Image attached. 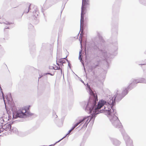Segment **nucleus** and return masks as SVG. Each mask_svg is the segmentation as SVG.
Listing matches in <instances>:
<instances>
[{
  "instance_id": "obj_1",
  "label": "nucleus",
  "mask_w": 146,
  "mask_h": 146,
  "mask_svg": "<svg viewBox=\"0 0 146 146\" xmlns=\"http://www.w3.org/2000/svg\"><path fill=\"white\" fill-rule=\"evenodd\" d=\"M119 95L117 94L115 97L110 98L108 101V105L106 104V102L104 100L100 101L97 106H96L95 102L93 101L92 103L89 102L86 106V109L90 111V113L93 116H95L100 112H104L107 115H111V108L114 105L116 97H118Z\"/></svg>"
},
{
  "instance_id": "obj_2",
  "label": "nucleus",
  "mask_w": 146,
  "mask_h": 146,
  "mask_svg": "<svg viewBox=\"0 0 146 146\" xmlns=\"http://www.w3.org/2000/svg\"><path fill=\"white\" fill-rule=\"evenodd\" d=\"M89 5L88 0H82L80 20L81 26L83 25L84 17L86 12V9L88 7Z\"/></svg>"
},
{
  "instance_id": "obj_3",
  "label": "nucleus",
  "mask_w": 146,
  "mask_h": 146,
  "mask_svg": "<svg viewBox=\"0 0 146 146\" xmlns=\"http://www.w3.org/2000/svg\"><path fill=\"white\" fill-rule=\"evenodd\" d=\"M29 114L28 110L25 108H23L20 109L16 112H15L13 113V117L14 118H23L26 115H28Z\"/></svg>"
},
{
  "instance_id": "obj_4",
  "label": "nucleus",
  "mask_w": 146,
  "mask_h": 146,
  "mask_svg": "<svg viewBox=\"0 0 146 146\" xmlns=\"http://www.w3.org/2000/svg\"><path fill=\"white\" fill-rule=\"evenodd\" d=\"M92 115V116H91L90 117V119L88 121V120L89 119V117H84L82 119L80 120L78 122L75 124L73 128H74V129L80 123H83L85 122V124H87L88 123L90 122L91 119H92V117H93L94 116H95L94 115L93 116Z\"/></svg>"
},
{
  "instance_id": "obj_5",
  "label": "nucleus",
  "mask_w": 146,
  "mask_h": 146,
  "mask_svg": "<svg viewBox=\"0 0 146 146\" xmlns=\"http://www.w3.org/2000/svg\"><path fill=\"white\" fill-rule=\"evenodd\" d=\"M11 125L7 123L3 125L0 127V132H3L5 131H11Z\"/></svg>"
},
{
  "instance_id": "obj_6",
  "label": "nucleus",
  "mask_w": 146,
  "mask_h": 146,
  "mask_svg": "<svg viewBox=\"0 0 146 146\" xmlns=\"http://www.w3.org/2000/svg\"><path fill=\"white\" fill-rule=\"evenodd\" d=\"M2 20V18H0V21L1 22H2L4 24V26L5 27V28L4 29V31H5L7 29H9V27L7 26H5L6 25H10L11 24H13V23H12V22H10V21H5V20H3V21H2L1 20Z\"/></svg>"
},
{
  "instance_id": "obj_7",
  "label": "nucleus",
  "mask_w": 146,
  "mask_h": 146,
  "mask_svg": "<svg viewBox=\"0 0 146 146\" xmlns=\"http://www.w3.org/2000/svg\"><path fill=\"white\" fill-rule=\"evenodd\" d=\"M110 118L111 122L113 123L114 122L115 123H117L118 122V120L117 117L115 115H113V117L111 116L110 117Z\"/></svg>"
},
{
  "instance_id": "obj_8",
  "label": "nucleus",
  "mask_w": 146,
  "mask_h": 146,
  "mask_svg": "<svg viewBox=\"0 0 146 146\" xmlns=\"http://www.w3.org/2000/svg\"><path fill=\"white\" fill-rule=\"evenodd\" d=\"M128 93V90L127 89H125L123 91L121 95L119 94L118 97L121 96V98L126 95Z\"/></svg>"
},
{
  "instance_id": "obj_9",
  "label": "nucleus",
  "mask_w": 146,
  "mask_h": 146,
  "mask_svg": "<svg viewBox=\"0 0 146 146\" xmlns=\"http://www.w3.org/2000/svg\"><path fill=\"white\" fill-rule=\"evenodd\" d=\"M31 5L30 4H28L26 5V9L24 11L25 13H27L29 12Z\"/></svg>"
},
{
  "instance_id": "obj_10",
  "label": "nucleus",
  "mask_w": 146,
  "mask_h": 146,
  "mask_svg": "<svg viewBox=\"0 0 146 146\" xmlns=\"http://www.w3.org/2000/svg\"><path fill=\"white\" fill-rule=\"evenodd\" d=\"M34 15L35 17L38 16L39 14V10L37 9L36 8H35V9L33 11Z\"/></svg>"
},
{
  "instance_id": "obj_11",
  "label": "nucleus",
  "mask_w": 146,
  "mask_h": 146,
  "mask_svg": "<svg viewBox=\"0 0 146 146\" xmlns=\"http://www.w3.org/2000/svg\"><path fill=\"white\" fill-rule=\"evenodd\" d=\"M65 60H66L65 58H61L59 60V62L60 63L63 64L65 63Z\"/></svg>"
},
{
  "instance_id": "obj_12",
  "label": "nucleus",
  "mask_w": 146,
  "mask_h": 146,
  "mask_svg": "<svg viewBox=\"0 0 146 146\" xmlns=\"http://www.w3.org/2000/svg\"><path fill=\"white\" fill-rule=\"evenodd\" d=\"M74 129V128L73 127L71 130H70V131H69V132H68V134H69L71 132V131H72Z\"/></svg>"
},
{
  "instance_id": "obj_13",
  "label": "nucleus",
  "mask_w": 146,
  "mask_h": 146,
  "mask_svg": "<svg viewBox=\"0 0 146 146\" xmlns=\"http://www.w3.org/2000/svg\"><path fill=\"white\" fill-rule=\"evenodd\" d=\"M29 27H33V26L31 24H30L29 25Z\"/></svg>"
},
{
  "instance_id": "obj_14",
  "label": "nucleus",
  "mask_w": 146,
  "mask_h": 146,
  "mask_svg": "<svg viewBox=\"0 0 146 146\" xmlns=\"http://www.w3.org/2000/svg\"><path fill=\"white\" fill-rule=\"evenodd\" d=\"M55 115V117H57V115Z\"/></svg>"
},
{
  "instance_id": "obj_15",
  "label": "nucleus",
  "mask_w": 146,
  "mask_h": 146,
  "mask_svg": "<svg viewBox=\"0 0 146 146\" xmlns=\"http://www.w3.org/2000/svg\"><path fill=\"white\" fill-rule=\"evenodd\" d=\"M47 74H50V73H48Z\"/></svg>"
},
{
  "instance_id": "obj_16",
  "label": "nucleus",
  "mask_w": 146,
  "mask_h": 146,
  "mask_svg": "<svg viewBox=\"0 0 146 146\" xmlns=\"http://www.w3.org/2000/svg\"><path fill=\"white\" fill-rule=\"evenodd\" d=\"M18 6V5L17 6V7H17Z\"/></svg>"
}]
</instances>
